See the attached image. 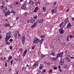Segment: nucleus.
Wrapping results in <instances>:
<instances>
[{
  "label": "nucleus",
  "mask_w": 74,
  "mask_h": 74,
  "mask_svg": "<svg viewBox=\"0 0 74 74\" xmlns=\"http://www.w3.org/2000/svg\"><path fill=\"white\" fill-rule=\"evenodd\" d=\"M35 22L36 21H35V19L32 17H31L30 18V20H28L27 21V23H35Z\"/></svg>",
  "instance_id": "f257e3e1"
},
{
  "label": "nucleus",
  "mask_w": 74,
  "mask_h": 74,
  "mask_svg": "<svg viewBox=\"0 0 74 74\" xmlns=\"http://www.w3.org/2000/svg\"><path fill=\"white\" fill-rule=\"evenodd\" d=\"M39 42V39H38L37 37H36L34 38V40L33 41V43H35V44H38Z\"/></svg>",
  "instance_id": "f03ea898"
},
{
  "label": "nucleus",
  "mask_w": 74,
  "mask_h": 74,
  "mask_svg": "<svg viewBox=\"0 0 74 74\" xmlns=\"http://www.w3.org/2000/svg\"><path fill=\"white\" fill-rule=\"evenodd\" d=\"M14 5L16 7H19L20 5V3L19 1H16L13 3Z\"/></svg>",
  "instance_id": "7ed1b4c3"
},
{
  "label": "nucleus",
  "mask_w": 74,
  "mask_h": 74,
  "mask_svg": "<svg viewBox=\"0 0 74 74\" xmlns=\"http://www.w3.org/2000/svg\"><path fill=\"white\" fill-rule=\"evenodd\" d=\"M59 64L61 66L63 65L64 64V60L63 59H61L60 61Z\"/></svg>",
  "instance_id": "20e7f679"
},
{
  "label": "nucleus",
  "mask_w": 74,
  "mask_h": 74,
  "mask_svg": "<svg viewBox=\"0 0 74 74\" xmlns=\"http://www.w3.org/2000/svg\"><path fill=\"white\" fill-rule=\"evenodd\" d=\"M26 4L25 3L24 4H23L22 5L21 9L24 10H26Z\"/></svg>",
  "instance_id": "39448f33"
},
{
  "label": "nucleus",
  "mask_w": 74,
  "mask_h": 74,
  "mask_svg": "<svg viewBox=\"0 0 74 74\" xmlns=\"http://www.w3.org/2000/svg\"><path fill=\"white\" fill-rule=\"evenodd\" d=\"M11 32H9L6 34V36L7 37H11Z\"/></svg>",
  "instance_id": "423d86ee"
},
{
  "label": "nucleus",
  "mask_w": 74,
  "mask_h": 74,
  "mask_svg": "<svg viewBox=\"0 0 74 74\" xmlns=\"http://www.w3.org/2000/svg\"><path fill=\"white\" fill-rule=\"evenodd\" d=\"M25 36H23L22 38V42L23 44H24L25 43Z\"/></svg>",
  "instance_id": "0eeeda50"
},
{
  "label": "nucleus",
  "mask_w": 74,
  "mask_h": 74,
  "mask_svg": "<svg viewBox=\"0 0 74 74\" xmlns=\"http://www.w3.org/2000/svg\"><path fill=\"white\" fill-rule=\"evenodd\" d=\"M3 25H4L5 27H10V26L9 23H4Z\"/></svg>",
  "instance_id": "6e6552de"
},
{
  "label": "nucleus",
  "mask_w": 74,
  "mask_h": 74,
  "mask_svg": "<svg viewBox=\"0 0 74 74\" xmlns=\"http://www.w3.org/2000/svg\"><path fill=\"white\" fill-rule=\"evenodd\" d=\"M57 59H58V56L56 57V58H51V60H52V61H56L57 60Z\"/></svg>",
  "instance_id": "1a4fd4ad"
},
{
  "label": "nucleus",
  "mask_w": 74,
  "mask_h": 74,
  "mask_svg": "<svg viewBox=\"0 0 74 74\" xmlns=\"http://www.w3.org/2000/svg\"><path fill=\"white\" fill-rule=\"evenodd\" d=\"M38 64V61H36L35 62L34 64L33 65V67H35Z\"/></svg>",
  "instance_id": "9d476101"
},
{
  "label": "nucleus",
  "mask_w": 74,
  "mask_h": 74,
  "mask_svg": "<svg viewBox=\"0 0 74 74\" xmlns=\"http://www.w3.org/2000/svg\"><path fill=\"white\" fill-rule=\"evenodd\" d=\"M6 59V58H5V57H4L3 58V57H1V58H0V61H2L3 60H5Z\"/></svg>",
  "instance_id": "9b49d317"
},
{
  "label": "nucleus",
  "mask_w": 74,
  "mask_h": 74,
  "mask_svg": "<svg viewBox=\"0 0 74 74\" xmlns=\"http://www.w3.org/2000/svg\"><path fill=\"white\" fill-rule=\"evenodd\" d=\"M27 49H25V50L23 54V56H25V55H26V53H27Z\"/></svg>",
  "instance_id": "f8f14e48"
},
{
  "label": "nucleus",
  "mask_w": 74,
  "mask_h": 74,
  "mask_svg": "<svg viewBox=\"0 0 74 74\" xmlns=\"http://www.w3.org/2000/svg\"><path fill=\"white\" fill-rule=\"evenodd\" d=\"M10 14V11H8L7 12H6L5 14V16H6L8 15H9Z\"/></svg>",
  "instance_id": "ddd939ff"
},
{
  "label": "nucleus",
  "mask_w": 74,
  "mask_h": 74,
  "mask_svg": "<svg viewBox=\"0 0 74 74\" xmlns=\"http://www.w3.org/2000/svg\"><path fill=\"white\" fill-rule=\"evenodd\" d=\"M70 27H71V24H70V23H69L66 26V28L67 29H70Z\"/></svg>",
  "instance_id": "4468645a"
},
{
  "label": "nucleus",
  "mask_w": 74,
  "mask_h": 74,
  "mask_svg": "<svg viewBox=\"0 0 74 74\" xmlns=\"http://www.w3.org/2000/svg\"><path fill=\"white\" fill-rule=\"evenodd\" d=\"M10 38H11V37H8V36H6L5 39V41H8V40L10 39Z\"/></svg>",
  "instance_id": "2eb2a0df"
},
{
  "label": "nucleus",
  "mask_w": 74,
  "mask_h": 74,
  "mask_svg": "<svg viewBox=\"0 0 74 74\" xmlns=\"http://www.w3.org/2000/svg\"><path fill=\"white\" fill-rule=\"evenodd\" d=\"M57 12V10H56L55 9H53L51 10V12L52 14H53L54 13H56V12Z\"/></svg>",
  "instance_id": "dca6fc26"
},
{
  "label": "nucleus",
  "mask_w": 74,
  "mask_h": 74,
  "mask_svg": "<svg viewBox=\"0 0 74 74\" xmlns=\"http://www.w3.org/2000/svg\"><path fill=\"white\" fill-rule=\"evenodd\" d=\"M0 8L3 11L4 10V9H5V8L3 6V5H1Z\"/></svg>",
  "instance_id": "f3484780"
},
{
  "label": "nucleus",
  "mask_w": 74,
  "mask_h": 74,
  "mask_svg": "<svg viewBox=\"0 0 74 74\" xmlns=\"http://www.w3.org/2000/svg\"><path fill=\"white\" fill-rule=\"evenodd\" d=\"M56 40L57 41H58V42H60L61 41L60 39V38H59L58 37H57L56 38Z\"/></svg>",
  "instance_id": "a211bd4d"
},
{
  "label": "nucleus",
  "mask_w": 74,
  "mask_h": 74,
  "mask_svg": "<svg viewBox=\"0 0 74 74\" xmlns=\"http://www.w3.org/2000/svg\"><path fill=\"white\" fill-rule=\"evenodd\" d=\"M34 3L32 1H30L29 2V4H31V5H33V4H34Z\"/></svg>",
  "instance_id": "6ab92c4d"
},
{
  "label": "nucleus",
  "mask_w": 74,
  "mask_h": 74,
  "mask_svg": "<svg viewBox=\"0 0 74 74\" xmlns=\"http://www.w3.org/2000/svg\"><path fill=\"white\" fill-rule=\"evenodd\" d=\"M64 22H66V23H68L69 22V17H68L67 18H66L65 21H64Z\"/></svg>",
  "instance_id": "aec40b11"
},
{
  "label": "nucleus",
  "mask_w": 74,
  "mask_h": 74,
  "mask_svg": "<svg viewBox=\"0 0 74 74\" xmlns=\"http://www.w3.org/2000/svg\"><path fill=\"white\" fill-rule=\"evenodd\" d=\"M60 33L61 34H63V33H64V31H63V30L60 29Z\"/></svg>",
  "instance_id": "412c9836"
},
{
  "label": "nucleus",
  "mask_w": 74,
  "mask_h": 74,
  "mask_svg": "<svg viewBox=\"0 0 74 74\" xmlns=\"http://www.w3.org/2000/svg\"><path fill=\"white\" fill-rule=\"evenodd\" d=\"M51 55L52 56H56V54L54 53H51Z\"/></svg>",
  "instance_id": "4be33fe9"
},
{
  "label": "nucleus",
  "mask_w": 74,
  "mask_h": 74,
  "mask_svg": "<svg viewBox=\"0 0 74 74\" xmlns=\"http://www.w3.org/2000/svg\"><path fill=\"white\" fill-rule=\"evenodd\" d=\"M70 56L69 54L66 55V59H70Z\"/></svg>",
  "instance_id": "5701e85b"
},
{
  "label": "nucleus",
  "mask_w": 74,
  "mask_h": 74,
  "mask_svg": "<svg viewBox=\"0 0 74 74\" xmlns=\"http://www.w3.org/2000/svg\"><path fill=\"white\" fill-rule=\"evenodd\" d=\"M72 7V5H71L69 4L68 5V8H71Z\"/></svg>",
  "instance_id": "b1692460"
},
{
  "label": "nucleus",
  "mask_w": 74,
  "mask_h": 74,
  "mask_svg": "<svg viewBox=\"0 0 74 74\" xmlns=\"http://www.w3.org/2000/svg\"><path fill=\"white\" fill-rule=\"evenodd\" d=\"M42 67H43V66H42V64H40L39 68V69H42Z\"/></svg>",
  "instance_id": "393cba45"
},
{
  "label": "nucleus",
  "mask_w": 74,
  "mask_h": 74,
  "mask_svg": "<svg viewBox=\"0 0 74 74\" xmlns=\"http://www.w3.org/2000/svg\"><path fill=\"white\" fill-rule=\"evenodd\" d=\"M43 21H44V19H42L41 20H39V23H42V22H43Z\"/></svg>",
  "instance_id": "a878e982"
},
{
  "label": "nucleus",
  "mask_w": 74,
  "mask_h": 74,
  "mask_svg": "<svg viewBox=\"0 0 74 74\" xmlns=\"http://www.w3.org/2000/svg\"><path fill=\"white\" fill-rule=\"evenodd\" d=\"M45 35H41L40 36V37L41 38H44V37H45Z\"/></svg>",
  "instance_id": "bb28decb"
},
{
  "label": "nucleus",
  "mask_w": 74,
  "mask_h": 74,
  "mask_svg": "<svg viewBox=\"0 0 74 74\" xmlns=\"http://www.w3.org/2000/svg\"><path fill=\"white\" fill-rule=\"evenodd\" d=\"M42 10L43 12H45V11H46V8L44 7H43L42 8Z\"/></svg>",
  "instance_id": "cd10ccee"
},
{
  "label": "nucleus",
  "mask_w": 74,
  "mask_h": 74,
  "mask_svg": "<svg viewBox=\"0 0 74 74\" xmlns=\"http://www.w3.org/2000/svg\"><path fill=\"white\" fill-rule=\"evenodd\" d=\"M44 41V39H42L39 41V42L40 43V44H42V41Z\"/></svg>",
  "instance_id": "c85d7f7f"
},
{
  "label": "nucleus",
  "mask_w": 74,
  "mask_h": 74,
  "mask_svg": "<svg viewBox=\"0 0 74 74\" xmlns=\"http://www.w3.org/2000/svg\"><path fill=\"white\" fill-rule=\"evenodd\" d=\"M62 55L63 53H61L59 54V56H60V57H61V56H62Z\"/></svg>",
  "instance_id": "c756f323"
},
{
  "label": "nucleus",
  "mask_w": 74,
  "mask_h": 74,
  "mask_svg": "<svg viewBox=\"0 0 74 74\" xmlns=\"http://www.w3.org/2000/svg\"><path fill=\"white\" fill-rule=\"evenodd\" d=\"M33 17L35 19H37V15H34L33 16Z\"/></svg>",
  "instance_id": "7c9ffc66"
},
{
  "label": "nucleus",
  "mask_w": 74,
  "mask_h": 74,
  "mask_svg": "<svg viewBox=\"0 0 74 74\" xmlns=\"http://www.w3.org/2000/svg\"><path fill=\"white\" fill-rule=\"evenodd\" d=\"M11 12V13H12L13 14V15H15V12L13 10H12Z\"/></svg>",
  "instance_id": "2f4dec72"
},
{
  "label": "nucleus",
  "mask_w": 74,
  "mask_h": 74,
  "mask_svg": "<svg viewBox=\"0 0 74 74\" xmlns=\"http://www.w3.org/2000/svg\"><path fill=\"white\" fill-rule=\"evenodd\" d=\"M73 37H74V36H72V35H71L70 36L69 38H70V39H71V38H73Z\"/></svg>",
  "instance_id": "473e14b6"
},
{
  "label": "nucleus",
  "mask_w": 74,
  "mask_h": 74,
  "mask_svg": "<svg viewBox=\"0 0 74 74\" xmlns=\"http://www.w3.org/2000/svg\"><path fill=\"white\" fill-rule=\"evenodd\" d=\"M12 59V56H10L8 58V59L9 60H11V59Z\"/></svg>",
  "instance_id": "72a5a7b5"
},
{
  "label": "nucleus",
  "mask_w": 74,
  "mask_h": 74,
  "mask_svg": "<svg viewBox=\"0 0 74 74\" xmlns=\"http://www.w3.org/2000/svg\"><path fill=\"white\" fill-rule=\"evenodd\" d=\"M50 48L52 49L53 48V45H50Z\"/></svg>",
  "instance_id": "f704fd0d"
},
{
  "label": "nucleus",
  "mask_w": 74,
  "mask_h": 74,
  "mask_svg": "<svg viewBox=\"0 0 74 74\" xmlns=\"http://www.w3.org/2000/svg\"><path fill=\"white\" fill-rule=\"evenodd\" d=\"M69 35H68L67 36V38H66L67 41H69Z\"/></svg>",
  "instance_id": "c9c22d12"
},
{
  "label": "nucleus",
  "mask_w": 74,
  "mask_h": 74,
  "mask_svg": "<svg viewBox=\"0 0 74 74\" xmlns=\"http://www.w3.org/2000/svg\"><path fill=\"white\" fill-rule=\"evenodd\" d=\"M14 37L15 38H17V34H14Z\"/></svg>",
  "instance_id": "e433bc0d"
},
{
  "label": "nucleus",
  "mask_w": 74,
  "mask_h": 74,
  "mask_svg": "<svg viewBox=\"0 0 74 74\" xmlns=\"http://www.w3.org/2000/svg\"><path fill=\"white\" fill-rule=\"evenodd\" d=\"M64 66L65 69H67V67H68L67 65H64Z\"/></svg>",
  "instance_id": "4c0bfd02"
},
{
  "label": "nucleus",
  "mask_w": 74,
  "mask_h": 74,
  "mask_svg": "<svg viewBox=\"0 0 74 74\" xmlns=\"http://www.w3.org/2000/svg\"><path fill=\"white\" fill-rule=\"evenodd\" d=\"M23 51V49L22 48H20L19 49V51H20V52H21V51Z\"/></svg>",
  "instance_id": "58836bf2"
},
{
  "label": "nucleus",
  "mask_w": 74,
  "mask_h": 74,
  "mask_svg": "<svg viewBox=\"0 0 74 74\" xmlns=\"http://www.w3.org/2000/svg\"><path fill=\"white\" fill-rule=\"evenodd\" d=\"M35 9L36 10V11H38V7H36Z\"/></svg>",
  "instance_id": "ea45409f"
},
{
  "label": "nucleus",
  "mask_w": 74,
  "mask_h": 74,
  "mask_svg": "<svg viewBox=\"0 0 74 74\" xmlns=\"http://www.w3.org/2000/svg\"><path fill=\"white\" fill-rule=\"evenodd\" d=\"M40 56H41V58H44V57H45V55H42Z\"/></svg>",
  "instance_id": "a19ab883"
},
{
  "label": "nucleus",
  "mask_w": 74,
  "mask_h": 74,
  "mask_svg": "<svg viewBox=\"0 0 74 74\" xmlns=\"http://www.w3.org/2000/svg\"><path fill=\"white\" fill-rule=\"evenodd\" d=\"M52 69H51L50 70H49V72L50 73H52Z\"/></svg>",
  "instance_id": "79ce46f5"
},
{
  "label": "nucleus",
  "mask_w": 74,
  "mask_h": 74,
  "mask_svg": "<svg viewBox=\"0 0 74 74\" xmlns=\"http://www.w3.org/2000/svg\"><path fill=\"white\" fill-rule=\"evenodd\" d=\"M16 34H19V31H16Z\"/></svg>",
  "instance_id": "37998d69"
},
{
  "label": "nucleus",
  "mask_w": 74,
  "mask_h": 74,
  "mask_svg": "<svg viewBox=\"0 0 74 74\" xmlns=\"http://www.w3.org/2000/svg\"><path fill=\"white\" fill-rule=\"evenodd\" d=\"M36 23H40V20H37Z\"/></svg>",
  "instance_id": "c03bdc74"
},
{
  "label": "nucleus",
  "mask_w": 74,
  "mask_h": 74,
  "mask_svg": "<svg viewBox=\"0 0 74 74\" xmlns=\"http://www.w3.org/2000/svg\"><path fill=\"white\" fill-rule=\"evenodd\" d=\"M35 45L33 46L32 47V49H34V48H35Z\"/></svg>",
  "instance_id": "a18cd8bd"
},
{
  "label": "nucleus",
  "mask_w": 74,
  "mask_h": 74,
  "mask_svg": "<svg viewBox=\"0 0 74 74\" xmlns=\"http://www.w3.org/2000/svg\"><path fill=\"white\" fill-rule=\"evenodd\" d=\"M46 71V70L45 69L42 72V73H45Z\"/></svg>",
  "instance_id": "49530a36"
},
{
  "label": "nucleus",
  "mask_w": 74,
  "mask_h": 74,
  "mask_svg": "<svg viewBox=\"0 0 74 74\" xmlns=\"http://www.w3.org/2000/svg\"><path fill=\"white\" fill-rule=\"evenodd\" d=\"M13 47H12V46H10V49H11V50L12 49V48Z\"/></svg>",
  "instance_id": "de8ad7c7"
},
{
  "label": "nucleus",
  "mask_w": 74,
  "mask_h": 74,
  "mask_svg": "<svg viewBox=\"0 0 74 74\" xmlns=\"http://www.w3.org/2000/svg\"><path fill=\"white\" fill-rule=\"evenodd\" d=\"M37 25V24L36 23H34L33 25H34L35 27H36V25Z\"/></svg>",
  "instance_id": "09e8293b"
},
{
  "label": "nucleus",
  "mask_w": 74,
  "mask_h": 74,
  "mask_svg": "<svg viewBox=\"0 0 74 74\" xmlns=\"http://www.w3.org/2000/svg\"><path fill=\"white\" fill-rule=\"evenodd\" d=\"M33 12H37V10H36V9H34L33 11Z\"/></svg>",
  "instance_id": "8fccbe9b"
},
{
  "label": "nucleus",
  "mask_w": 74,
  "mask_h": 74,
  "mask_svg": "<svg viewBox=\"0 0 74 74\" xmlns=\"http://www.w3.org/2000/svg\"><path fill=\"white\" fill-rule=\"evenodd\" d=\"M59 70L60 72H62V70L60 69V68H59Z\"/></svg>",
  "instance_id": "3c124183"
},
{
  "label": "nucleus",
  "mask_w": 74,
  "mask_h": 74,
  "mask_svg": "<svg viewBox=\"0 0 74 74\" xmlns=\"http://www.w3.org/2000/svg\"><path fill=\"white\" fill-rule=\"evenodd\" d=\"M37 71L38 73H41V71L40 70H38Z\"/></svg>",
  "instance_id": "603ef678"
},
{
  "label": "nucleus",
  "mask_w": 74,
  "mask_h": 74,
  "mask_svg": "<svg viewBox=\"0 0 74 74\" xmlns=\"http://www.w3.org/2000/svg\"><path fill=\"white\" fill-rule=\"evenodd\" d=\"M10 63L12 65V63H13V60H12L11 61H10Z\"/></svg>",
  "instance_id": "864d4df0"
},
{
  "label": "nucleus",
  "mask_w": 74,
  "mask_h": 74,
  "mask_svg": "<svg viewBox=\"0 0 74 74\" xmlns=\"http://www.w3.org/2000/svg\"><path fill=\"white\" fill-rule=\"evenodd\" d=\"M12 41H13V40H12V39H10L9 40V41L10 42H12Z\"/></svg>",
  "instance_id": "5fc2aeb1"
},
{
  "label": "nucleus",
  "mask_w": 74,
  "mask_h": 74,
  "mask_svg": "<svg viewBox=\"0 0 74 74\" xmlns=\"http://www.w3.org/2000/svg\"><path fill=\"white\" fill-rule=\"evenodd\" d=\"M5 10H3V13H4V14H5Z\"/></svg>",
  "instance_id": "6e6d98bb"
},
{
  "label": "nucleus",
  "mask_w": 74,
  "mask_h": 74,
  "mask_svg": "<svg viewBox=\"0 0 74 74\" xmlns=\"http://www.w3.org/2000/svg\"><path fill=\"white\" fill-rule=\"evenodd\" d=\"M70 10V9H68L67 10H66V12H69V11Z\"/></svg>",
  "instance_id": "4d7b16f0"
},
{
  "label": "nucleus",
  "mask_w": 74,
  "mask_h": 74,
  "mask_svg": "<svg viewBox=\"0 0 74 74\" xmlns=\"http://www.w3.org/2000/svg\"><path fill=\"white\" fill-rule=\"evenodd\" d=\"M34 27H35L34 25H32L31 26V28H34Z\"/></svg>",
  "instance_id": "13d9d810"
},
{
  "label": "nucleus",
  "mask_w": 74,
  "mask_h": 74,
  "mask_svg": "<svg viewBox=\"0 0 74 74\" xmlns=\"http://www.w3.org/2000/svg\"><path fill=\"white\" fill-rule=\"evenodd\" d=\"M7 63L6 62L5 64V66L7 67Z\"/></svg>",
  "instance_id": "bf43d9fd"
},
{
  "label": "nucleus",
  "mask_w": 74,
  "mask_h": 74,
  "mask_svg": "<svg viewBox=\"0 0 74 74\" xmlns=\"http://www.w3.org/2000/svg\"><path fill=\"white\" fill-rule=\"evenodd\" d=\"M58 7H56L55 8V9H54L55 10H56V11H57V10H58Z\"/></svg>",
  "instance_id": "052dcab7"
},
{
  "label": "nucleus",
  "mask_w": 74,
  "mask_h": 74,
  "mask_svg": "<svg viewBox=\"0 0 74 74\" xmlns=\"http://www.w3.org/2000/svg\"><path fill=\"white\" fill-rule=\"evenodd\" d=\"M54 70H56L57 69V67H55L53 68Z\"/></svg>",
  "instance_id": "680f3d73"
},
{
  "label": "nucleus",
  "mask_w": 74,
  "mask_h": 74,
  "mask_svg": "<svg viewBox=\"0 0 74 74\" xmlns=\"http://www.w3.org/2000/svg\"><path fill=\"white\" fill-rule=\"evenodd\" d=\"M18 73H19V71H17L16 72V74H18Z\"/></svg>",
  "instance_id": "e2e57ef3"
},
{
  "label": "nucleus",
  "mask_w": 74,
  "mask_h": 74,
  "mask_svg": "<svg viewBox=\"0 0 74 74\" xmlns=\"http://www.w3.org/2000/svg\"><path fill=\"white\" fill-rule=\"evenodd\" d=\"M19 17L18 16L16 17V19H19Z\"/></svg>",
  "instance_id": "0e129e2a"
},
{
  "label": "nucleus",
  "mask_w": 74,
  "mask_h": 74,
  "mask_svg": "<svg viewBox=\"0 0 74 74\" xmlns=\"http://www.w3.org/2000/svg\"><path fill=\"white\" fill-rule=\"evenodd\" d=\"M1 38H2V36H1V35H0V40H1Z\"/></svg>",
  "instance_id": "69168bd1"
},
{
  "label": "nucleus",
  "mask_w": 74,
  "mask_h": 74,
  "mask_svg": "<svg viewBox=\"0 0 74 74\" xmlns=\"http://www.w3.org/2000/svg\"><path fill=\"white\" fill-rule=\"evenodd\" d=\"M14 59L16 61H18V59H16V58H14Z\"/></svg>",
  "instance_id": "338daca9"
},
{
  "label": "nucleus",
  "mask_w": 74,
  "mask_h": 74,
  "mask_svg": "<svg viewBox=\"0 0 74 74\" xmlns=\"http://www.w3.org/2000/svg\"><path fill=\"white\" fill-rule=\"evenodd\" d=\"M72 19L73 21H74V17H72Z\"/></svg>",
  "instance_id": "774afa93"
}]
</instances>
